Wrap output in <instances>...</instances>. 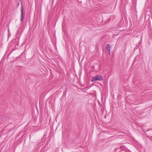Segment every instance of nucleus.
<instances>
[{"instance_id":"f257e3e1","label":"nucleus","mask_w":152,"mask_h":152,"mask_svg":"<svg viewBox=\"0 0 152 152\" xmlns=\"http://www.w3.org/2000/svg\"><path fill=\"white\" fill-rule=\"evenodd\" d=\"M103 80V77L102 76L97 75L93 77L91 81L92 82H95L96 80L102 81Z\"/></svg>"},{"instance_id":"f03ea898","label":"nucleus","mask_w":152,"mask_h":152,"mask_svg":"<svg viewBox=\"0 0 152 152\" xmlns=\"http://www.w3.org/2000/svg\"><path fill=\"white\" fill-rule=\"evenodd\" d=\"M21 12V19H20V21L23 22V19L24 18L25 16H24L23 14V7L22 6V5L20 9Z\"/></svg>"},{"instance_id":"7ed1b4c3","label":"nucleus","mask_w":152,"mask_h":152,"mask_svg":"<svg viewBox=\"0 0 152 152\" xmlns=\"http://www.w3.org/2000/svg\"><path fill=\"white\" fill-rule=\"evenodd\" d=\"M110 45L109 44H107L106 47V50L108 51L109 53H110Z\"/></svg>"}]
</instances>
